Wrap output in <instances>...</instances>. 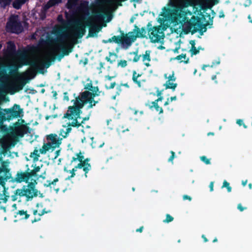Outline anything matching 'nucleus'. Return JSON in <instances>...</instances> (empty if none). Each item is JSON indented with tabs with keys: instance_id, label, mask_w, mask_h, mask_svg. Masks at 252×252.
Segmentation results:
<instances>
[{
	"instance_id": "obj_1",
	"label": "nucleus",
	"mask_w": 252,
	"mask_h": 252,
	"mask_svg": "<svg viewBox=\"0 0 252 252\" xmlns=\"http://www.w3.org/2000/svg\"><path fill=\"white\" fill-rule=\"evenodd\" d=\"M86 26L89 27V33L87 37H93L96 36L97 33L101 30L102 27L96 24H93L91 19L89 18L86 22V25L83 24L79 21H76L73 23V29L75 32L74 36L77 38H82L86 32Z\"/></svg>"
},
{
	"instance_id": "obj_2",
	"label": "nucleus",
	"mask_w": 252,
	"mask_h": 252,
	"mask_svg": "<svg viewBox=\"0 0 252 252\" xmlns=\"http://www.w3.org/2000/svg\"><path fill=\"white\" fill-rule=\"evenodd\" d=\"M86 104V99L82 98V93L80 95L76 97L73 106H69L66 112L64 114L63 118H66L68 120L73 119V116H77L79 118L80 115L82 114V108Z\"/></svg>"
},
{
	"instance_id": "obj_3",
	"label": "nucleus",
	"mask_w": 252,
	"mask_h": 252,
	"mask_svg": "<svg viewBox=\"0 0 252 252\" xmlns=\"http://www.w3.org/2000/svg\"><path fill=\"white\" fill-rule=\"evenodd\" d=\"M37 184L34 179H32L31 182L26 186H24L22 189H18L16 190V194L21 197L25 196L26 201L31 200L33 197L38 195V190L35 189V186Z\"/></svg>"
},
{
	"instance_id": "obj_4",
	"label": "nucleus",
	"mask_w": 252,
	"mask_h": 252,
	"mask_svg": "<svg viewBox=\"0 0 252 252\" xmlns=\"http://www.w3.org/2000/svg\"><path fill=\"white\" fill-rule=\"evenodd\" d=\"M69 35L67 32H62L60 30L57 34V37L54 39V43L56 44L60 50L62 51V53L64 56H67L72 52V47L65 46V40L68 38Z\"/></svg>"
},
{
	"instance_id": "obj_5",
	"label": "nucleus",
	"mask_w": 252,
	"mask_h": 252,
	"mask_svg": "<svg viewBox=\"0 0 252 252\" xmlns=\"http://www.w3.org/2000/svg\"><path fill=\"white\" fill-rule=\"evenodd\" d=\"M148 34L149 38L153 43H158L164 37V33L162 31L160 26L149 28Z\"/></svg>"
},
{
	"instance_id": "obj_6",
	"label": "nucleus",
	"mask_w": 252,
	"mask_h": 252,
	"mask_svg": "<svg viewBox=\"0 0 252 252\" xmlns=\"http://www.w3.org/2000/svg\"><path fill=\"white\" fill-rule=\"evenodd\" d=\"M3 111H6L7 118V121H9L14 118L22 117L23 116V110L20 108L19 105L15 104L10 108H6L3 109Z\"/></svg>"
},
{
	"instance_id": "obj_7",
	"label": "nucleus",
	"mask_w": 252,
	"mask_h": 252,
	"mask_svg": "<svg viewBox=\"0 0 252 252\" xmlns=\"http://www.w3.org/2000/svg\"><path fill=\"white\" fill-rule=\"evenodd\" d=\"M6 27L12 33H18L22 31V26L18 20L17 16H11L6 23Z\"/></svg>"
},
{
	"instance_id": "obj_8",
	"label": "nucleus",
	"mask_w": 252,
	"mask_h": 252,
	"mask_svg": "<svg viewBox=\"0 0 252 252\" xmlns=\"http://www.w3.org/2000/svg\"><path fill=\"white\" fill-rule=\"evenodd\" d=\"M29 79L24 78L19 75L16 78V81L13 83L12 87L14 92L22 90L25 85L28 82Z\"/></svg>"
},
{
	"instance_id": "obj_9",
	"label": "nucleus",
	"mask_w": 252,
	"mask_h": 252,
	"mask_svg": "<svg viewBox=\"0 0 252 252\" xmlns=\"http://www.w3.org/2000/svg\"><path fill=\"white\" fill-rule=\"evenodd\" d=\"M46 139L52 147V150L59 147L62 143L63 138H58V135L55 133H51L46 136Z\"/></svg>"
},
{
	"instance_id": "obj_10",
	"label": "nucleus",
	"mask_w": 252,
	"mask_h": 252,
	"mask_svg": "<svg viewBox=\"0 0 252 252\" xmlns=\"http://www.w3.org/2000/svg\"><path fill=\"white\" fill-rule=\"evenodd\" d=\"M173 21L176 24L184 22H188V19L186 16V13L182 10H175L172 13Z\"/></svg>"
},
{
	"instance_id": "obj_11",
	"label": "nucleus",
	"mask_w": 252,
	"mask_h": 252,
	"mask_svg": "<svg viewBox=\"0 0 252 252\" xmlns=\"http://www.w3.org/2000/svg\"><path fill=\"white\" fill-rule=\"evenodd\" d=\"M201 22V20L199 17L193 15H192L191 19L189 20L188 28L189 30L190 31L193 28V29L191 31L192 34H193L198 31V27L200 25Z\"/></svg>"
},
{
	"instance_id": "obj_12",
	"label": "nucleus",
	"mask_w": 252,
	"mask_h": 252,
	"mask_svg": "<svg viewBox=\"0 0 252 252\" xmlns=\"http://www.w3.org/2000/svg\"><path fill=\"white\" fill-rule=\"evenodd\" d=\"M21 123L16 122L14 124L15 128V133L20 137L24 136V135L27 133V130L29 129V126L26 125H23L22 123H25V121L21 119Z\"/></svg>"
},
{
	"instance_id": "obj_13",
	"label": "nucleus",
	"mask_w": 252,
	"mask_h": 252,
	"mask_svg": "<svg viewBox=\"0 0 252 252\" xmlns=\"http://www.w3.org/2000/svg\"><path fill=\"white\" fill-rule=\"evenodd\" d=\"M91 115V111H90L83 118L81 122H79L78 121V119L81 118V115H80L79 118H77V116H73V119L72 120V122L68 123V126H72L73 127L78 128L79 126H82V125L84 124L86 121H88L89 120Z\"/></svg>"
},
{
	"instance_id": "obj_14",
	"label": "nucleus",
	"mask_w": 252,
	"mask_h": 252,
	"mask_svg": "<svg viewBox=\"0 0 252 252\" xmlns=\"http://www.w3.org/2000/svg\"><path fill=\"white\" fill-rule=\"evenodd\" d=\"M120 32L123 36L124 44L127 46L131 45V43L134 42L138 36L136 33L134 34V32H130L127 34H125L124 32L122 31Z\"/></svg>"
},
{
	"instance_id": "obj_15",
	"label": "nucleus",
	"mask_w": 252,
	"mask_h": 252,
	"mask_svg": "<svg viewBox=\"0 0 252 252\" xmlns=\"http://www.w3.org/2000/svg\"><path fill=\"white\" fill-rule=\"evenodd\" d=\"M29 171H30V169L28 168L25 172H17L15 177V181L17 183L26 182L29 183V181L31 180Z\"/></svg>"
},
{
	"instance_id": "obj_16",
	"label": "nucleus",
	"mask_w": 252,
	"mask_h": 252,
	"mask_svg": "<svg viewBox=\"0 0 252 252\" xmlns=\"http://www.w3.org/2000/svg\"><path fill=\"white\" fill-rule=\"evenodd\" d=\"M101 92H90L85 91L82 93V98L86 99H94L96 96L100 95Z\"/></svg>"
},
{
	"instance_id": "obj_17",
	"label": "nucleus",
	"mask_w": 252,
	"mask_h": 252,
	"mask_svg": "<svg viewBox=\"0 0 252 252\" xmlns=\"http://www.w3.org/2000/svg\"><path fill=\"white\" fill-rule=\"evenodd\" d=\"M209 17V21L207 22L206 24H203L202 22L200 23V25L198 27V30L201 34H202L203 32L207 31V26L210 25L212 26L213 23V17H211L210 14L208 15Z\"/></svg>"
},
{
	"instance_id": "obj_18",
	"label": "nucleus",
	"mask_w": 252,
	"mask_h": 252,
	"mask_svg": "<svg viewBox=\"0 0 252 252\" xmlns=\"http://www.w3.org/2000/svg\"><path fill=\"white\" fill-rule=\"evenodd\" d=\"M30 216V215L28 214L27 211L24 210H19L15 215V218L19 217V220H26L29 218Z\"/></svg>"
},
{
	"instance_id": "obj_19",
	"label": "nucleus",
	"mask_w": 252,
	"mask_h": 252,
	"mask_svg": "<svg viewBox=\"0 0 252 252\" xmlns=\"http://www.w3.org/2000/svg\"><path fill=\"white\" fill-rule=\"evenodd\" d=\"M134 32H136V34L138 35V37L144 38L146 37V29L145 27H142L140 29L136 25H134Z\"/></svg>"
},
{
	"instance_id": "obj_20",
	"label": "nucleus",
	"mask_w": 252,
	"mask_h": 252,
	"mask_svg": "<svg viewBox=\"0 0 252 252\" xmlns=\"http://www.w3.org/2000/svg\"><path fill=\"white\" fill-rule=\"evenodd\" d=\"M142 61L144 63V64L146 66H150L149 62L151 61L150 58V51L149 50H146L145 54L142 55Z\"/></svg>"
},
{
	"instance_id": "obj_21",
	"label": "nucleus",
	"mask_w": 252,
	"mask_h": 252,
	"mask_svg": "<svg viewBox=\"0 0 252 252\" xmlns=\"http://www.w3.org/2000/svg\"><path fill=\"white\" fill-rule=\"evenodd\" d=\"M118 55L114 52H109V56L105 57V60L109 62L110 64H112L116 62Z\"/></svg>"
},
{
	"instance_id": "obj_22",
	"label": "nucleus",
	"mask_w": 252,
	"mask_h": 252,
	"mask_svg": "<svg viewBox=\"0 0 252 252\" xmlns=\"http://www.w3.org/2000/svg\"><path fill=\"white\" fill-rule=\"evenodd\" d=\"M146 106H148L150 109H152L153 108H155V110L157 112H158L159 114L163 113V109L161 107H159L158 104V103L156 102H152L151 105L149 103H146Z\"/></svg>"
},
{
	"instance_id": "obj_23",
	"label": "nucleus",
	"mask_w": 252,
	"mask_h": 252,
	"mask_svg": "<svg viewBox=\"0 0 252 252\" xmlns=\"http://www.w3.org/2000/svg\"><path fill=\"white\" fill-rule=\"evenodd\" d=\"M142 75L141 74L137 73L135 70L132 71V79L133 82L137 85L139 87H141V83L140 80H138V78Z\"/></svg>"
},
{
	"instance_id": "obj_24",
	"label": "nucleus",
	"mask_w": 252,
	"mask_h": 252,
	"mask_svg": "<svg viewBox=\"0 0 252 252\" xmlns=\"http://www.w3.org/2000/svg\"><path fill=\"white\" fill-rule=\"evenodd\" d=\"M89 161H90V158H87L86 159L84 158L83 160V162L86 166V167H85V168H84V172H85L84 175L86 178H87V177H88L87 174L92 168L91 164L88 163Z\"/></svg>"
},
{
	"instance_id": "obj_25",
	"label": "nucleus",
	"mask_w": 252,
	"mask_h": 252,
	"mask_svg": "<svg viewBox=\"0 0 252 252\" xmlns=\"http://www.w3.org/2000/svg\"><path fill=\"white\" fill-rule=\"evenodd\" d=\"M50 149L52 150V147L50 143L47 142V143H44L43 144L42 148L39 150V152L41 154H45Z\"/></svg>"
},
{
	"instance_id": "obj_26",
	"label": "nucleus",
	"mask_w": 252,
	"mask_h": 252,
	"mask_svg": "<svg viewBox=\"0 0 252 252\" xmlns=\"http://www.w3.org/2000/svg\"><path fill=\"white\" fill-rule=\"evenodd\" d=\"M162 10L163 12H162L160 15L162 16L164 18H169L173 15L171 13V10L169 8L164 7L162 8Z\"/></svg>"
},
{
	"instance_id": "obj_27",
	"label": "nucleus",
	"mask_w": 252,
	"mask_h": 252,
	"mask_svg": "<svg viewBox=\"0 0 252 252\" xmlns=\"http://www.w3.org/2000/svg\"><path fill=\"white\" fill-rule=\"evenodd\" d=\"M85 89L89 90V91H91L92 92H101V91H99V88L97 86H93L92 83H87Z\"/></svg>"
},
{
	"instance_id": "obj_28",
	"label": "nucleus",
	"mask_w": 252,
	"mask_h": 252,
	"mask_svg": "<svg viewBox=\"0 0 252 252\" xmlns=\"http://www.w3.org/2000/svg\"><path fill=\"white\" fill-rule=\"evenodd\" d=\"M112 39L113 40V42L116 43L124 44L123 36L122 35L121 33V36L114 35L112 37Z\"/></svg>"
},
{
	"instance_id": "obj_29",
	"label": "nucleus",
	"mask_w": 252,
	"mask_h": 252,
	"mask_svg": "<svg viewBox=\"0 0 252 252\" xmlns=\"http://www.w3.org/2000/svg\"><path fill=\"white\" fill-rule=\"evenodd\" d=\"M76 157H73L71 160V163H73L77 160L79 161H83V159L84 158V156L82 154L81 152H80L79 153L76 154Z\"/></svg>"
},
{
	"instance_id": "obj_30",
	"label": "nucleus",
	"mask_w": 252,
	"mask_h": 252,
	"mask_svg": "<svg viewBox=\"0 0 252 252\" xmlns=\"http://www.w3.org/2000/svg\"><path fill=\"white\" fill-rule=\"evenodd\" d=\"M56 59L55 56H52L50 59L42 63L41 64L45 68H47L51 65V62H54Z\"/></svg>"
},
{
	"instance_id": "obj_31",
	"label": "nucleus",
	"mask_w": 252,
	"mask_h": 252,
	"mask_svg": "<svg viewBox=\"0 0 252 252\" xmlns=\"http://www.w3.org/2000/svg\"><path fill=\"white\" fill-rule=\"evenodd\" d=\"M164 86H165L166 89H171L174 90L177 86V84L171 82V81H167Z\"/></svg>"
},
{
	"instance_id": "obj_32",
	"label": "nucleus",
	"mask_w": 252,
	"mask_h": 252,
	"mask_svg": "<svg viewBox=\"0 0 252 252\" xmlns=\"http://www.w3.org/2000/svg\"><path fill=\"white\" fill-rule=\"evenodd\" d=\"M79 0H68L66 6L68 9H71L75 7Z\"/></svg>"
},
{
	"instance_id": "obj_33",
	"label": "nucleus",
	"mask_w": 252,
	"mask_h": 252,
	"mask_svg": "<svg viewBox=\"0 0 252 252\" xmlns=\"http://www.w3.org/2000/svg\"><path fill=\"white\" fill-rule=\"evenodd\" d=\"M7 50L9 52L13 53L16 51V46L12 41L7 43Z\"/></svg>"
},
{
	"instance_id": "obj_34",
	"label": "nucleus",
	"mask_w": 252,
	"mask_h": 252,
	"mask_svg": "<svg viewBox=\"0 0 252 252\" xmlns=\"http://www.w3.org/2000/svg\"><path fill=\"white\" fill-rule=\"evenodd\" d=\"M39 156L38 150L37 149H35L33 152L30 155V157L33 158V161H36L38 160Z\"/></svg>"
},
{
	"instance_id": "obj_35",
	"label": "nucleus",
	"mask_w": 252,
	"mask_h": 252,
	"mask_svg": "<svg viewBox=\"0 0 252 252\" xmlns=\"http://www.w3.org/2000/svg\"><path fill=\"white\" fill-rule=\"evenodd\" d=\"M67 124L68 125V123H67ZM71 126H68L67 125V127L66 128V130L64 132V134H62V131H63V129H61L60 135H61L63 138H66L68 134L71 132L72 130Z\"/></svg>"
},
{
	"instance_id": "obj_36",
	"label": "nucleus",
	"mask_w": 252,
	"mask_h": 252,
	"mask_svg": "<svg viewBox=\"0 0 252 252\" xmlns=\"http://www.w3.org/2000/svg\"><path fill=\"white\" fill-rule=\"evenodd\" d=\"M11 1L12 0H0V6L1 7L5 9L10 4Z\"/></svg>"
},
{
	"instance_id": "obj_37",
	"label": "nucleus",
	"mask_w": 252,
	"mask_h": 252,
	"mask_svg": "<svg viewBox=\"0 0 252 252\" xmlns=\"http://www.w3.org/2000/svg\"><path fill=\"white\" fill-rule=\"evenodd\" d=\"M32 65L35 66L38 72L40 74H44L46 71V70H45V68L41 64L39 66H38L34 63Z\"/></svg>"
},
{
	"instance_id": "obj_38",
	"label": "nucleus",
	"mask_w": 252,
	"mask_h": 252,
	"mask_svg": "<svg viewBox=\"0 0 252 252\" xmlns=\"http://www.w3.org/2000/svg\"><path fill=\"white\" fill-rule=\"evenodd\" d=\"M23 4L19 0H14V1L12 3V6L13 7L16 9H19L21 8L22 5Z\"/></svg>"
},
{
	"instance_id": "obj_39",
	"label": "nucleus",
	"mask_w": 252,
	"mask_h": 252,
	"mask_svg": "<svg viewBox=\"0 0 252 252\" xmlns=\"http://www.w3.org/2000/svg\"><path fill=\"white\" fill-rule=\"evenodd\" d=\"M127 65V63L126 60H121L120 61H118V63H117V66L118 67H121L122 68H124L126 67Z\"/></svg>"
},
{
	"instance_id": "obj_40",
	"label": "nucleus",
	"mask_w": 252,
	"mask_h": 252,
	"mask_svg": "<svg viewBox=\"0 0 252 252\" xmlns=\"http://www.w3.org/2000/svg\"><path fill=\"white\" fill-rule=\"evenodd\" d=\"M129 54L131 55L133 54L135 55L134 57L133 58V59L132 60V61L135 63L137 62L140 60V58L141 57V55H138L137 51H135V52H130Z\"/></svg>"
},
{
	"instance_id": "obj_41",
	"label": "nucleus",
	"mask_w": 252,
	"mask_h": 252,
	"mask_svg": "<svg viewBox=\"0 0 252 252\" xmlns=\"http://www.w3.org/2000/svg\"><path fill=\"white\" fill-rule=\"evenodd\" d=\"M55 6L54 4L49 0L43 7V10L45 12L48 10L50 7Z\"/></svg>"
},
{
	"instance_id": "obj_42",
	"label": "nucleus",
	"mask_w": 252,
	"mask_h": 252,
	"mask_svg": "<svg viewBox=\"0 0 252 252\" xmlns=\"http://www.w3.org/2000/svg\"><path fill=\"white\" fill-rule=\"evenodd\" d=\"M222 188H226L227 189V191L230 192L231 191L232 188L230 186L229 183L227 182L226 180H224L223 182V185Z\"/></svg>"
},
{
	"instance_id": "obj_43",
	"label": "nucleus",
	"mask_w": 252,
	"mask_h": 252,
	"mask_svg": "<svg viewBox=\"0 0 252 252\" xmlns=\"http://www.w3.org/2000/svg\"><path fill=\"white\" fill-rule=\"evenodd\" d=\"M200 160L204 162L206 164H210L211 163L210 159L208 158L206 156H202L200 158Z\"/></svg>"
},
{
	"instance_id": "obj_44",
	"label": "nucleus",
	"mask_w": 252,
	"mask_h": 252,
	"mask_svg": "<svg viewBox=\"0 0 252 252\" xmlns=\"http://www.w3.org/2000/svg\"><path fill=\"white\" fill-rule=\"evenodd\" d=\"M173 220L174 218L172 216L169 214H166V219L163 221L165 223H169L172 221Z\"/></svg>"
},
{
	"instance_id": "obj_45",
	"label": "nucleus",
	"mask_w": 252,
	"mask_h": 252,
	"mask_svg": "<svg viewBox=\"0 0 252 252\" xmlns=\"http://www.w3.org/2000/svg\"><path fill=\"white\" fill-rule=\"evenodd\" d=\"M200 47H198V49H196L195 47H191L190 51L191 52V55H195L199 53V52Z\"/></svg>"
},
{
	"instance_id": "obj_46",
	"label": "nucleus",
	"mask_w": 252,
	"mask_h": 252,
	"mask_svg": "<svg viewBox=\"0 0 252 252\" xmlns=\"http://www.w3.org/2000/svg\"><path fill=\"white\" fill-rule=\"evenodd\" d=\"M29 174L30 175V177L31 178V180L32 179V177H37V173L33 170H30L29 171Z\"/></svg>"
},
{
	"instance_id": "obj_47",
	"label": "nucleus",
	"mask_w": 252,
	"mask_h": 252,
	"mask_svg": "<svg viewBox=\"0 0 252 252\" xmlns=\"http://www.w3.org/2000/svg\"><path fill=\"white\" fill-rule=\"evenodd\" d=\"M85 167H86L85 164L83 162V161H79V163L76 165L74 167L75 169H81L83 168V171H84V168Z\"/></svg>"
},
{
	"instance_id": "obj_48",
	"label": "nucleus",
	"mask_w": 252,
	"mask_h": 252,
	"mask_svg": "<svg viewBox=\"0 0 252 252\" xmlns=\"http://www.w3.org/2000/svg\"><path fill=\"white\" fill-rule=\"evenodd\" d=\"M77 171V169H75V167H74L72 170H69V171H66L67 172H69L71 173V175L68 176V178H67V179H70L73 177H74L75 176V171Z\"/></svg>"
},
{
	"instance_id": "obj_49",
	"label": "nucleus",
	"mask_w": 252,
	"mask_h": 252,
	"mask_svg": "<svg viewBox=\"0 0 252 252\" xmlns=\"http://www.w3.org/2000/svg\"><path fill=\"white\" fill-rule=\"evenodd\" d=\"M220 62L218 61V62H216V63L213 62L211 65H210L209 64H208V65L204 64L202 67V69L203 70H205L206 67H213L215 64H220Z\"/></svg>"
},
{
	"instance_id": "obj_50",
	"label": "nucleus",
	"mask_w": 252,
	"mask_h": 252,
	"mask_svg": "<svg viewBox=\"0 0 252 252\" xmlns=\"http://www.w3.org/2000/svg\"><path fill=\"white\" fill-rule=\"evenodd\" d=\"M206 2H213L212 4L208 6V8H211L213 5L219 2V0H206Z\"/></svg>"
},
{
	"instance_id": "obj_51",
	"label": "nucleus",
	"mask_w": 252,
	"mask_h": 252,
	"mask_svg": "<svg viewBox=\"0 0 252 252\" xmlns=\"http://www.w3.org/2000/svg\"><path fill=\"white\" fill-rule=\"evenodd\" d=\"M88 102H91L93 106H95V105L98 102V100H95L94 99H86V103H88Z\"/></svg>"
},
{
	"instance_id": "obj_52",
	"label": "nucleus",
	"mask_w": 252,
	"mask_h": 252,
	"mask_svg": "<svg viewBox=\"0 0 252 252\" xmlns=\"http://www.w3.org/2000/svg\"><path fill=\"white\" fill-rule=\"evenodd\" d=\"M176 79V78L174 76V71L172 72V73L171 75H170L168 77V80L169 81H175Z\"/></svg>"
},
{
	"instance_id": "obj_53",
	"label": "nucleus",
	"mask_w": 252,
	"mask_h": 252,
	"mask_svg": "<svg viewBox=\"0 0 252 252\" xmlns=\"http://www.w3.org/2000/svg\"><path fill=\"white\" fill-rule=\"evenodd\" d=\"M122 85H117V87H116V90H117V92H116V94L117 95H119L120 94V93H121L122 91Z\"/></svg>"
},
{
	"instance_id": "obj_54",
	"label": "nucleus",
	"mask_w": 252,
	"mask_h": 252,
	"mask_svg": "<svg viewBox=\"0 0 252 252\" xmlns=\"http://www.w3.org/2000/svg\"><path fill=\"white\" fill-rule=\"evenodd\" d=\"M170 153L171 154V156L169 157V158H168V161L169 162H173V160L175 158V153L173 152V151H171L170 152Z\"/></svg>"
},
{
	"instance_id": "obj_55",
	"label": "nucleus",
	"mask_w": 252,
	"mask_h": 252,
	"mask_svg": "<svg viewBox=\"0 0 252 252\" xmlns=\"http://www.w3.org/2000/svg\"><path fill=\"white\" fill-rule=\"evenodd\" d=\"M115 86H116V83L114 82L111 83L109 86H107L106 85H105V88L107 90L112 89L115 87Z\"/></svg>"
},
{
	"instance_id": "obj_56",
	"label": "nucleus",
	"mask_w": 252,
	"mask_h": 252,
	"mask_svg": "<svg viewBox=\"0 0 252 252\" xmlns=\"http://www.w3.org/2000/svg\"><path fill=\"white\" fill-rule=\"evenodd\" d=\"M237 208L241 212H242L245 209H247V208H246V207H243L241 203H239L238 204Z\"/></svg>"
},
{
	"instance_id": "obj_57",
	"label": "nucleus",
	"mask_w": 252,
	"mask_h": 252,
	"mask_svg": "<svg viewBox=\"0 0 252 252\" xmlns=\"http://www.w3.org/2000/svg\"><path fill=\"white\" fill-rule=\"evenodd\" d=\"M49 212H50V211H46L45 210V209H44L41 212L38 213V216L41 217V216H43L44 214H45L46 213H48Z\"/></svg>"
},
{
	"instance_id": "obj_58",
	"label": "nucleus",
	"mask_w": 252,
	"mask_h": 252,
	"mask_svg": "<svg viewBox=\"0 0 252 252\" xmlns=\"http://www.w3.org/2000/svg\"><path fill=\"white\" fill-rule=\"evenodd\" d=\"M51 2H52L54 5L58 4L60 3H61L62 0H49Z\"/></svg>"
},
{
	"instance_id": "obj_59",
	"label": "nucleus",
	"mask_w": 252,
	"mask_h": 252,
	"mask_svg": "<svg viewBox=\"0 0 252 252\" xmlns=\"http://www.w3.org/2000/svg\"><path fill=\"white\" fill-rule=\"evenodd\" d=\"M29 75L31 76V78L32 79L35 77L36 75V71H31L29 72Z\"/></svg>"
},
{
	"instance_id": "obj_60",
	"label": "nucleus",
	"mask_w": 252,
	"mask_h": 252,
	"mask_svg": "<svg viewBox=\"0 0 252 252\" xmlns=\"http://www.w3.org/2000/svg\"><path fill=\"white\" fill-rule=\"evenodd\" d=\"M63 100L69 101V97L68 95V93L67 92H64L63 93Z\"/></svg>"
},
{
	"instance_id": "obj_61",
	"label": "nucleus",
	"mask_w": 252,
	"mask_h": 252,
	"mask_svg": "<svg viewBox=\"0 0 252 252\" xmlns=\"http://www.w3.org/2000/svg\"><path fill=\"white\" fill-rule=\"evenodd\" d=\"M183 200H189V201L191 200V197L190 196H189L188 195H184L183 196Z\"/></svg>"
},
{
	"instance_id": "obj_62",
	"label": "nucleus",
	"mask_w": 252,
	"mask_h": 252,
	"mask_svg": "<svg viewBox=\"0 0 252 252\" xmlns=\"http://www.w3.org/2000/svg\"><path fill=\"white\" fill-rule=\"evenodd\" d=\"M102 16V14L100 12H96L94 14V17L95 18H98Z\"/></svg>"
},
{
	"instance_id": "obj_63",
	"label": "nucleus",
	"mask_w": 252,
	"mask_h": 252,
	"mask_svg": "<svg viewBox=\"0 0 252 252\" xmlns=\"http://www.w3.org/2000/svg\"><path fill=\"white\" fill-rule=\"evenodd\" d=\"M51 185H52L51 181H49V180H47L46 181V183L44 184V187H51Z\"/></svg>"
},
{
	"instance_id": "obj_64",
	"label": "nucleus",
	"mask_w": 252,
	"mask_h": 252,
	"mask_svg": "<svg viewBox=\"0 0 252 252\" xmlns=\"http://www.w3.org/2000/svg\"><path fill=\"white\" fill-rule=\"evenodd\" d=\"M40 168L41 167L39 166H36V165H35V166H34V168H33V170L36 172H38L40 170Z\"/></svg>"
}]
</instances>
